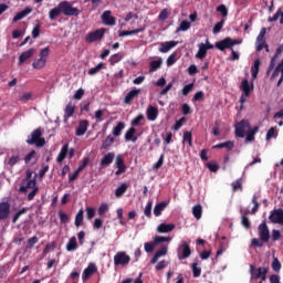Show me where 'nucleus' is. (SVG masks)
Listing matches in <instances>:
<instances>
[{"label": "nucleus", "instance_id": "f257e3e1", "mask_svg": "<svg viewBox=\"0 0 283 283\" xmlns=\"http://www.w3.org/2000/svg\"><path fill=\"white\" fill-rule=\"evenodd\" d=\"M60 14H64V17H78V14H81V10L72 6V2L64 0L61 1L57 7L49 11L50 21H56Z\"/></svg>", "mask_w": 283, "mask_h": 283}, {"label": "nucleus", "instance_id": "f03ea898", "mask_svg": "<svg viewBox=\"0 0 283 283\" xmlns=\"http://www.w3.org/2000/svg\"><path fill=\"white\" fill-rule=\"evenodd\" d=\"M28 145H35V147H45V137H43V129L41 127L34 129L27 139Z\"/></svg>", "mask_w": 283, "mask_h": 283}, {"label": "nucleus", "instance_id": "7ed1b4c3", "mask_svg": "<svg viewBox=\"0 0 283 283\" xmlns=\"http://www.w3.org/2000/svg\"><path fill=\"white\" fill-rule=\"evenodd\" d=\"M233 45H240V40H233L231 38H226L223 40L216 42V44H214L217 50H220V52H224V50H233Z\"/></svg>", "mask_w": 283, "mask_h": 283}, {"label": "nucleus", "instance_id": "20e7f679", "mask_svg": "<svg viewBox=\"0 0 283 283\" xmlns=\"http://www.w3.org/2000/svg\"><path fill=\"white\" fill-rule=\"evenodd\" d=\"M132 262V258L127 254V252H117L114 255V265L115 266H127Z\"/></svg>", "mask_w": 283, "mask_h": 283}, {"label": "nucleus", "instance_id": "39448f33", "mask_svg": "<svg viewBox=\"0 0 283 283\" xmlns=\"http://www.w3.org/2000/svg\"><path fill=\"white\" fill-rule=\"evenodd\" d=\"M247 129H251V124L248 119H242L235 125V136L244 138V136H247Z\"/></svg>", "mask_w": 283, "mask_h": 283}, {"label": "nucleus", "instance_id": "423d86ee", "mask_svg": "<svg viewBox=\"0 0 283 283\" xmlns=\"http://www.w3.org/2000/svg\"><path fill=\"white\" fill-rule=\"evenodd\" d=\"M241 90L243 92V94L240 97V103L244 104L247 103V98H249V96H251V92H253V85H249V80L244 78L241 82Z\"/></svg>", "mask_w": 283, "mask_h": 283}, {"label": "nucleus", "instance_id": "0eeeda50", "mask_svg": "<svg viewBox=\"0 0 283 283\" xmlns=\"http://www.w3.org/2000/svg\"><path fill=\"white\" fill-rule=\"evenodd\" d=\"M105 36V29H97L93 32H90L85 36L86 43H94L96 41H101Z\"/></svg>", "mask_w": 283, "mask_h": 283}, {"label": "nucleus", "instance_id": "6e6552de", "mask_svg": "<svg viewBox=\"0 0 283 283\" xmlns=\"http://www.w3.org/2000/svg\"><path fill=\"white\" fill-rule=\"evenodd\" d=\"M259 238L261 242H269L271 240V232L269 231V226L266 222H263L259 226Z\"/></svg>", "mask_w": 283, "mask_h": 283}, {"label": "nucleus", "instance_id": "1a4fd4ad", "mask_svg": "<svg viewBox=\"0 0 283 283\" xmlns=\"http://www.w3.org/2000/svg\"><path fill=\"white\" fill-rule=\"evenodd\" d=\"M114 165L115 167H117L115 176H120V174H125L127 171V166L125 165V159L123 158V155L116 156Z\"/></svg>", "mask_w": 283, "mask_h": 283}, {"label": "nucleus", "instance_id": "9d476101", "mask_svg": "<svg viewBox=\"0 0 283 283\" xmlns=\"http://www.w3.org/2000/svg\"><path fill=\"white\" fill-rule=\"evenodd\" d=\"M268 268H255V265H250V280L253 282L254 280H260L262 277L264 271H266Z\"/></svg>", "mask_w": 283, "mask_h": 283}, {"label": "nucleus", "instance_id": "9b49d317", "mask_svg": "<svg viewBox=\"0 0 283 283\" xmlns=\"http://www.w3.org/2000/svg\"><path fill=\"white\" fill-rule=\"evenodd\" d=\"M98 271V268L96 266V263H90L86 269H84L83 274H82V280L83 282H87L94 273Z\"/></svg>", "mask_w": 283, "mask_h": 283}, {"label": "nucleus", "instance_id": "f8f14e48", "mask_svg": "<svg viewBox=\"0 0 283 283\" xmlns=\"http://www.w3.org/2000/svg\"><path fill=\"white\" fill-rule=\"evenodd\" d=\"M169 251V248L167 245H161L159 250L156 251L154 256L150 260V264H156L160 258H165Z\"/></svg>", "mask_w": 283, "mask_h": 283}, {"label": "nucleus", "instance_id": "ddd939ff", "mask_svg": "<svg viewBox=\"0 0 283 283\" xmlns=\"http://www.w3.org/2000/svg\"><path fill=\"white\" fill-rule=\"evenodd\" d=\"M10 218V202H0V221Z\"/></svg>", "mask_w": 283, "mask_h": 283}, {"label": "nucleus", "instance_id": "4468645a", "mask_svg": "<svg viewBox=\"0 0 283 283\" xmlns=\"http://www.w3.org/2000/svg\"><path fill=\"white\" fill-rule=\"evenodd\" d=\"M34 188H36V179L29 180V181L22 180L19 191H20V193H27L28 189H34Z\"/></svg>", "mask_w": 283, "mask_h": 283}, {"label": "nucleus", "instance_id": "2eb2a0df", "mask_svg": "<svg viewBox=\"0 0 283 283\" xmlns=\"http://www.w3.org/2000/svg\"><path fill=\"white\" fill-rule=\"evenodd\" d=\"M102 22L104 25H116V18L112 15V11L106 10L102 14Z\"/></svg>", "mask_w": 283, "mask_h": 283}, {"label": "nucleus", "instance_id": "dca6fc26", "mask_svg": "<svg viewBox=\"0 0 283 283\" xmlns=\"http://www.w3.org/2000/svg\"><path fill=\"white\" fill-rule=\"evenodd\" d=\"M87 127H90V122H87L86 119L81 120L75 130V136H85V133L87 132Z\"/></svg>", "mask_w": 283, "mask_h": 283}, {"label": "nucleus", "instance_id": "f3484780", "mask_svg": "<svg viewBox=\"0 0 283 283\" xmlns=\"http://www.w3.org/2000/svg\"><path fill=\"white\" fill-rule=\"evenodd\" d=\"M140 94V88H134L124 97L125 105H132V101L136 98Z\"/></svg>", "mask_w": 283, "mask_h": 283}, {"label": "nucleus", "instance_id": "a211bd4d", "mask_svg": "<svg viewBox=\"0 0 283 283\" xmlns=\"http://www.w3.org/2000/svg\"><path fill=\"white\" fill-rule=\"evenodd\" d=\"M114 158H116L115 153H108L104 155V157L101 160L102 167H109L114 163Z\"/></svg>", "mask_w": 283, "mask_h": 283}, {"label": "nucleus", "instance_id": "6ab92c4d", "mask_svg": "<svg viewBox=\"0 0 283 283\" xmlns=\"http://www.w3.org/2000/svg\"><path fill=\"white\" fill-rule=\"evenodd\" d=\"M34 56V49H29L28 51H24L19 56V65H22V63H25V61H29V59H32Z\"/></svg>", "mask_w": 283, "mask_h": 283}, {"label": "nucleus", "instance_id": "aec40b11", "mask_svg": "<svg viewBox=\"0 0 283 283\" xmlns=\"http://www.w3.org/2000/svg\"><path fill=\"white\" fill-rule=\"evenodd\" d=\"M174 229H176V224L174 223H160L158 227H157V231L158 233H170V231H174Z\"/></svg>", "mask_w": 283, "mask_h": 283}, {"label": "nucleus", "instance_id": "412c9836", "mask_svg": "<svg viewBox=\"0 0 283 283\" xmlns=\"http://www.w3.org/2000/svg\"><path fill=\"white\" fill-rule=\"evenodd\" d=\"M70 149V145L65 144L63 145V147L61 148L57 157H56V163H63V160H65V158H67V151Z\"/></svg>", "mask_w": 283, "mask_h": 283}, {"label": "nucleus", "instance_id": "4be33fe9", "mask_svg": "<svg viewBox=\"0 0 283 283\" xmlns=\"http://www.w3.org/2000/svg\"><path fill=\"white\" fill-rule=\"evenodd\" d=\"M32 12V8L27 7L24 10L18 12L13 18V23H17V21H21V19H25L28 14Z\"/></svg>", "mask_w": 283, "mask_h": 283}, {"label": "nucleus", "instance_id": "5701e85b", "mask_svg": "<svg viewBox=\"0 0 283 283\" xmlns=\"http://www.w3.org/2000/svg\"><path fill=\"white\" fill-rule=\"evenodd\" d=\"M177 45H178V42L176 41L165 42L161 44V48H159V52H161L163 54H167L169 50H171L172 48H176Z\"/></svg>", "mask_w": 283, "mask_h": 283}, {"label": "nucleus", "instance_id": "b1692460", "mask_svg": "<svg viewBox=\"0 0 283 283\" xmlns=\"http://www.w3.org/2000/svg\"><path fill=\"white\" fill-rule=\"evenodd\" d=\"M167 201H161L159 203H157L154 208V216H156V218L163 216V211H165V209L167 208Z\"/></svg>", "mask_w": 283, "mask_h": 283}, {"label": "nucleus", "instance_id": "393cba45", "mask_svg": "<svg viewBox=\"0 0 283 283\" xmlns=\"http://www.w3.org/2000/svg\"><path fill=\"white\" fill-rule=\"evenodd\" d=\"M148 120H156L158 118V108L156 106H149L146 111Z\"/></svg>", "mask_w": 283, "mask_h": 283}, {"label": "nucleus", "instance_id": "a878e982", "mask_svg": "<svg viewBox=\"0 0 283 283\" xmlns=\"http://www.w3.org/2000/svg\"><path fill=\"white\" fill-rule=\"evenodd\" d=\"M136 134V128L130 127L127 129V132L125 133V140L129 142L132 140V143H136V140H138V137L134 136Z\"/></svg>", "mask_w": 283, "mask_h": 283}, {"label": "nucleus", "instance_id": "bb28decb", "mask_svg": "<svg viewBox=\"0 0 283 283\" xmlns=\"http://www.w3.org/2000/svg\"><path fill=\"white\" fill-rule=\"evenodd\" d=\"M280 19V24L283 25V11L282 8H279L273 17L268 18L269 23H273Z\"/></svg>", "mask_w": 283, "mask_h": 283}, {"label": "nucleus", "instance_id": "cd10ccee", "mask_svg": "<svg viewBox=\"0 0 283 283\" xmlns=\"http://www.w3.org/2000/svg\"><path fill=\"white\" fill-rule=\"evenodd\" d=\"M233 147H234L233 142L228 140V142L221 143V144H217L212 148L213 149H224L226 148L228 151H231V149H233Z\"/></svg>", "mask_w": 283, "mask_h": 283}, {"label": "nucleus", "instance_id": "c85d7f7f", "mask_svg": "<svg viewBox=\"0 0 283 283\" xmlns=\"http://www.w3.org/2000/svg\"><path fill=\"white\" fill-rule=\"evenodd\" d=\"M149 72H157L158 70H160V67H163V59L159 60H154L149 63Z\"/></svg>", "mask_w": 283, "mask_h": 283}, {"label": "nucleus", "instance_id": "c756f323", "mask_svg": "<svg viewBox=\"0 0 283 283\" xmlns=\"http://www.w3.org/2000/svg\"><path fill=\"white\" fill-rule=\"evenodd\" d=\"M115 138L113 135H108L105 140L102 143L101 149H108L112 147V145H114L115 143Z\"/></svg>", "mask_w": 283, "mask_h": 283}, {"label": "nucleus", "instance_id": "7c9ffc66", "mask_svg": "<svg viewBox=\"0 0 283 283\" xmlns=\"http://www.w3.org/2000/svg\"><path fill=\"white\" fill-rule=\"evenodd\" d=\"M124 57H125V54H123V53H115V54H113L109 57L108 63L111 65H116V63H120V61H123Z\"/></svg>", "mask_w": 283, "mask_h": 283}, {"label": "nucleus", "instance_id": "2f4dec72", "mask_svg": "<svg viewBox=\"0 0 283 283\" xmlns=\"http://www.w3.org/2000/svg\"><path fill=\"white\" fill-rule=\"evenodd\" d=\"M140 32H145V27L132 31H119L118 36H132V34H140Z\"/></svg>", "mask_w": 283, "mask_h": 283}, {"label": "nucleus", "instance_id": "473e14b6", "mask_svg": "<svg viewBox=\"0 0 283 283\" xmlns=\"http://www.w3.org/2000/svg\"><path fill=\"white\" fill-rule=\"evenodd\" d=\"M48 63V59H38L32 63L33 70H43L45 67V64Z\"/></svg>", "mask_w": 283, "mask_h": 283}, {"label": "nucleus", "instance_id": "72a5a7b5", "mask_svg": "<svg viewBox=\"0 0 283 283\" xmlns=\"http://www.w3.org/2000/svg\"><path fill=\"white\" fill-rule=\"evenodd\" d=\"M78 249V243L76 242V237H72L66 243V251H76Z\"/></svg>", "mask_w": 283, "mask_h": 283}, {"label": "nucleus", "instance_id": "f704fd0d", "mask_svg": "<svg viewBox=\"0 0 283 283\" xmlns=\"http://www.w3.org/2000/svg\"><path fill=\"white\" fill-rule=\"evenodd\" d=\"M260 59L254 61V65L251 67V74H252V78H258V74H260Z\"/></svg>", "mask_w": 283, "mask_h": 283}, {"label": "nucleus", "instance_id": "c9c22d12", "mask_svg": "<svg viewBox=\"0 0 283 283\" xmlns=\"http://www.w3.org/2000/svg\"><path fill=\"white\" fill-rule=\"evenodd\" d=\"M181 249H182L181 258L184 260H187V258H190V255H191V248L189 247V243L184 242L182 245H181Z\"/></svg>", "mask_w": 283, "mask_h": 283}, {"label": "nucleus", "instance_id": "e433bc0d", "mask_svg": "<svg viewBox=\"0 0 283 283\" xmlns=\"http://www.w3.org/2000/svg\"><path fill=\"white\" fill-rule=\"evenodd\" d=\"M260 127L255 126L254 129H251L247 133L245 143H251L255 140V134H258V130Z\"/></svg>", "mask_w": 283, "mask_h": 283}, {"label": "nucleus", "instance_id": "4c0bfd02", "mask_svg": "<svg viewBox=\"0 0 283 283\" xmlns=\"http://www.w3.org/2000/svg\"><path fill=\"white\" fill-rule=\"evenodd\" d=\"M182 143H188L189 147H193V137L191 132H184Z\"/></svg>", "mask_w": 283, "mask_h": 283}, {"label": "nucleus", "instance_id": "58836bf2", "mask_svg": "<svg viewBox=\"0 0 283 283\" xmlns=\"http://www.w3.org/2000/svg\"><path fill=\"white\" fill-rule=\"evenodd\" d=\"M123 129H125V122L117 123L113 128V136H120V134H123Z\"/></svg>", "mask_w": 283, "mask_h": 283}, {"label": "nucleus", "instance_id": "ea45409f", "mask_svg": "<svg viewBox=\"0 0 283 283\" xmlns=\"http://www.w3.org/2000/svg\"><path fill=\"white\" fill-rule=\"evenodd\" d=\"M101 70H105V63H103V62L98 63L95 67H92L88 71V75L94 76V75L98 74V72H101Z\"/></svg>", "mask_w": 283, "mask_h": 283}, {"label": "nucleus", "instance_id": "a19ab883", "mask_svg": "<svg viewBox=\"0 0 283 283\" xmlns=\"http://www.w3.org/2000/svg\"><path fill=\"white\" fill-rule=\"evenodd\" d=\"M192 214L196 218V220H200V218H202V206L201 205H196L192 208Z\"/></svg>", "mask_w": 283, "mask_h": 283}, {"label": "nucleus", "instance_id": "79ce46f5", "mask_svg": "<svg viewBox=\"0 0 283 283\" xmlns=\"http://www.w3.org/2000/svg\"><path fill=\"white\" fill-rule=\"evenodd\" d=\"M64 112H65L64 118H72V116H74L75 108H74V106L72 105V102H70V103L66 105Z\"/></svg>", "mask_w": 283, "mask_h": 283}, {"label": "nucleus", "instance_id": "37998d69", "mask_svg": "<svg viewBox=\"0 0 283 283\" xmlns=\"http://www.w3.org/2000/svg\"><path fill=\"white\" fill-rule=\"evenodd\" d=\"M205 56H207V49L205 48V43H200L199 44V50L196 54V59H205Z\"/></svg>", "mask_w": 283, "mask_h": 283}, {"label": "nucleus", "instance_id": "c03bdc74", "mask_svg": "<svg viewBox=\"0 0 283 283\" xmlns=\"http://www.w3.org/2000/svg\"><path fill=\"white\" fill-rule=\"evenodd\" d=\"M191 269H192L193 277H200V275L202 273V268L198 266V262H193L191 264Z\"/></svg>", "mask_w": 283, "mask_h": 283}, {"label": "nucleus", "instance_id": "a18cd8bd", "mask_svg": "<svg viewBox=\"0 0 283 283\" xmlns=\"http://www.w3.org/2000/svg\"><path fill=\"white\" fill-rule=\"evenodd\" d=\"M153 242H155V247H158V244H163V242H171V238L156 235Z\"/></svg>", "mask_w": 283, "mask_h": 283}, {"label": "nucleus", "instance_id": "49530a36", "mask_svg": "<svg viewBox=\"0 0 283 283\" xmlns=\"http://www.w3.org/2000/svg\"><path fill=\"white\" fill-rule=\"evenodd\" d=\"M189 28H191V23L187 20H184L179 28H177L176 32H187V30H189Z\"/></svg>", "mask_w": 283, "mask_h": 283}, {"label": "nucleus", "instance_id": "de8ad7c7", "mask_svg": "<svg viewBox=\"0 0 283 283\" xmlns=\"http://www.w3.org/2000/svg\"><path fill=\"white\" fill-rule=\"evenodd\" d=\"M127 191V184H122L119 187L115 190L116 198H120Z\"/></svg>", "mask_w": 283, "mask_h": 283}, {"label": "nucleus", "instance_id": "09e8293b", "mask_svg": "<svg viewBox=\"0 0 283 283\" xmlns=\"http://www.w3.org/2000/svg\"><path fill=\"white\" fill-rule=\"evenodd\" d=\"M191 92H193V83L185 85L181 90L182 96H189Z\"/></svg>", "mask_w": 283, "mask_h": 283}, {"label": "nucleus", "instance_id": "8fccbe9b", "mask_svg": "<svg viewBox=\"0 0 283 283\" xmlns=\"http://www.w3.org/2000/svg\"><path fill=\"white\" fill-rule=\"evenodd\" d=\"M272 269L275 273H280V271L282 270V263H280V260L277 258L273 259Z\"/></svg>", "mask_w": 283, "mask_h": 283}, {"label": "nucleus", "instance_id": "3c124183", "mask_svg": "<svg viewBox=\"0 0 283 283\" xmlns=\"http://www.w3.org/2000/svg\"><path fill=\"white\" fill-rule=\"evenodd\" d=\"M281 67H283V59L282 61L277 64V66L274 69L272 75H271V81L277 78L280 76Z\"/></svg>", "mask_w": 283, "mask_h": 283}, {"label": "nucleus", "instance_id": "603ef678", "mask_svg": "<svg viewBox=\"0 0 283 283\" xmlns=\"http://www.w3.org/2000/svg\"><path fill=\"white\" fill-rule=\"evenodd\" d=\"M252 205H254V207L252 208L250 213L252 216H255V213H258V210L260 209V202H258V198L255 196L252 197Z\"/></svg>", "mask_w": 283, "mask_h": 283}, {"label": "nucleus", "instance_id": "864d4df0", "mask_svg": "<svg viewBox=\"0 0 283 283\" xmlns=\"http://www.w3.org/2000/svg\"><path fill=\"white\" fill-rule=\"evenodd\" d=\"M83 209L78 210V212L75 216V227H81L83 224Z\"/></svg>", "mask_w": 283, "mask_h": 283}, {"label": "nucleus", "instance_id": "5fc2aeb1", "mask_svg": "<svg viewBox=\"0 0 283 283\" xmlns=\"http://www.w3.org/2000/svg\"><path fill=\"white\" fill-rule=\"evenodd\" d=\"M140 120H145V115H143V114L137 115V116L132 120L130 125H132L133 127H138V125H140Z\"/></svg>", "mask_w": 283, "mask_h": 283}, {"label": "nucleus", "instance_id": "6e6d98bb", "mask_svg": "<svg viewBox=\"0 0 283 283\" xmlns=\"http://www.w3.org/2000/svg\"><path fill=\"white\" fill-rule=\"evenodd\" d=\"M144 249H145L146 253H154V249H156V244H155L154 241L153 242H146L144 244Z\"/></svg>", "mask_w": 283, "mask_h": 283}, {"label": "nucleus", "instance_id": "4d7b16f0", "mask_svg": "<svg viewBox=\"0 0 283 283\" xmlns=\"http://www.w3.org/2000/svg\"><path fill=\"white\" fill-rule=\"evenodd\" d=\"M109 211V206L107 203H102L97 210L98 216H105Z\"/></svg>", "mask_w": 283, "mask_h": 283}, {"label": "nucleus", "instance_id": "13d9d810", "mask_svg": "<svg viewBox=\"0 0 283 283\" xmlns=\"http://www.w3.org/2000/svg\"><path fill=\"white\" fill-rule=\"evenodd\" d=\"M264 36H266V28L261 29L259 35L256 36V43L266 42V40H264Z\"/></svg>", "mask_w": 283, "mask_h": 283}, {"label": "nucleus", "instance_id": "bf43d9fd", "mask_svg": "<svg viewBox=\"0 0 283 283\" xmlns=\"http://www.w3.org/2000/svg\"><path fill=\"white\" fill-rule=\"evenodd\" d=\"M217 12H220L221 17H223V18L229 15V10L227 9V6H224V4L217 7Z\"/></svg>", "mask_w": 283, "mask_h": 283}, {"label": "nucleus", "instance_id": "052dcab7", "mask_svg": "<svg viewBox=\"0 0 283 283\" xmlns=\"http://www.w3.org/2000/svg\"><path fill=\"white\" fill-rule=\"evenodd\" d=\"M232 191H242V179H237L232 182Z\"/></svg>", "mask_w": 283, "mask_h": 283}, {"label": "nucleus", "instance_id": "680f3d73", "mask_svg": "<svg viewBox=\"0 0 283 283\" xmlns=\"http://www.w3.org/2000/svg\"><path fill=\"white\" fill-rule=\"evenodd\" d=\"M39 242V238L38 237H32L30 239H28L27 241V249H33L34 244H36Z\"/></svg>", "mask_w": 283, "mask_h": 283}, {"label": "nucleus", "instance_id": "e2e57ef3", "mask_svg": "<svg viewBox=\"0 0 283 283\" xmlns=\"http://www.w3.org/2000/svg\"><path fill=\"white\" fill-rule=\"evenodd\" d=\"M277 60V55H274L271 61H270V64H269V67L266 70V75L269 76V74H271V71L272 70H275V61Z\"/></svg>", "mask_w": 283, "mask_h": 283}, {"label": "nucleus", "instance_id": "0e129e2a", "mask_svg": "<svg viewBox=\"0 0 283 283\" xmlns=\"http://www.w3.org/2000/svg\"><path fill=\"white\" fill-rule=\"evenodd\" d=\"M59 218H60V222L62 224H66V222H70V216H67V213L60 211L59 212Z\"/></svg>", "mask_w": 283, "mask_h": 283}, {"label": "nucleus", "instance_id": "69168bd1", "mask_svg": "<svg viewBox=\"0 0 283 283\" xmlns=\"http://www.w3.org/2000/svg\"><path fill=\"white\" fill-rule=\"evenodd\" d=\"M151 207H154V203L151 201H148L144 210L146 218H151Z\"/></svg>", "mask_w": 283, "mask_h": 283}, {"label": "nucleus", "instance_id": "338daca9", "mask_svg": "<svg viewBox=\"0 0 283 283\" xmlns=\"http://www.w3.org/2000/svg\"><path fill=\"white\" fill-rule=\"evenodd\" d=\"M223 27H224V20H221L220 22L216 23L212 30L213 34H218V32H220Z\"/></svg>", "mask_w": 283, "mask_h": 283}, {"label": "nucleus", "instance_id": "774afa93", "mask_svg": "<svg viewBox=\"0 0 283 283\" xmlns=\"http://www.w3.org/2000/svg\"><path fill=\"white\" fill-rule=\"evenodd\" d=\"M50 56V46H45L40 51V59H46Z\"/></svg>", "mask_w": 283, "mask_h": 283}]
</instances>
